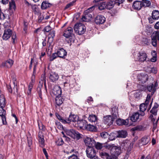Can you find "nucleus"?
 I'll use <instances>...</instances> for the list:
<instances>
[{
  "label": "nucleus",
  "instance_id": "nucleus-1",
  "mask_svg": "<svg viewBox=\"0 0 159 159\" xmlns=\"http://www.w3.org/2000/svg\"><path fill=\"white\" fill-rule=\"evenodd\" d=\"M67 135L70 137L71 138L75 139H92L95 138H89L88 137L85 136L81 134L79 132L75 131L73 129L70 130L67 129L66 130L65 132Z\"/></svg>",
  "mask_w": 159,
  "mask_h": 159
},
{
  "label": "nucleus",
  "instance_id": "nucleus-2",
  "mask_svg": "<svg viewBox=\"0 0 159 159\" xmlns=\"http://www.w3.org/2000/svg\"><path fill=\"white\" fill-rule=\"evenodd\" d=\"M12 35L11 39L12 40V43L14 44L17 41L16 38V33H12V30L10 29H8L4 30V32L2 36V38L4 40H7L10 36Z\"/></svg>",
  "mask_w": 159,
  "mask_h": 159
},
{
  "label": "nucleus",
  "instance_id": "nucleus-3",
  "mask_svg": "<svg viewBox=\"0 0 159 159\" xmlns=\"http://www.w3.org/2000/svg\"><path fill=\"white\" fill-rule=\"evenodd\" d=\"M107 147L110 149L111 154L113 156H118L121 152L120 148V147L115 146L114 144H108Z\"/></svg>",
  "mask_w": 159,
  "mask_h": 159
},
{
  "label": "nucleus",
  "instance_id": "nucleus-4",
  "mask_svg": "<svg viewBox=\"0 0 159 159\" xmlns=\"http://www.w3.org/2000/svg\"><path fill=\"white\" fill-rule=\"evenodd\" d=\"M86 27L81 23L76 24L74 27V30L76 33L79 35L84 34L86 31Z\"/></svg>",
  "mask_w": 159,
  "mask_h": 159
},
{
  "label": "nucleus",
  "instance_id": "nucleus-5",
  "mask_svg": "<svg viewBox=\"0 0 159 159\" xmlns=\"http://www.w3.org/2000/svg\"><path fill=\"white\" fill-rule=\"evenodd\" d=\"M136 59L138 61L141 62L149 61V59L148 57L147 53L143 51H142L139 52L137 54Z\"/></svg>",
  "mask_w": 159,
  "mask_h": 159
},
{
  "label": "nucleus",
  "instance_id": "nucleus-6",
  "mask_svg": "<svg viewBox=\"0 0 159 159\" xmlns=\"http://www.w3.org/2000/svg\"><path fill=\"white\" fill-rule=\"evenodd\" d=\"M144 115V112H141L140 114L138 112H136L132 115L130 117V119L133 122L139 121L142 120L143 117Z\"/></svg>",
  "mask_w": 159,
  "mask_h": 159
},
{
  "label": "nucleus",
  "instance_id": "nucleus-7",
  "mask_svg": "<svg viewBox=\"0 0 159 159\" xmlns=\"http://www.w3.org/2000/svg\"><path fill=\"white\" fill-rule=\"evenodd\" d=\"M86 152L87 157L90 159H96L97 158L95 150L93 148H87Z\"/></svg>",
  "mask_w": 159,
  "mask_h": 159
},
{
  "label": "nucleus",
  "instance_id": "nucleus-8",
  "mask_svg": "<svg viewBox=\"0 0 159 159\" xmlns=\"http://www.w3.org/2000/svg\"><path fill=\"white\" fill-rule=\"evenodd\" d=\"M151 99V96L150 94H148L146 98L145 102L141 104L140 105V111L141 112H144L146 110L149 102H150Z\"/></svg>",
  "mask_w": 159,
  "mask_h": 159
},
{
  "label": "nucleus",
  "instance_id": "nucleus-9",
  "mask_svg": "<svg viewBox=\"0 0 159 159\" xmlns=\"http://www.w3.org/2000/svg\"><path fill=\"white\" fill-rule=\"evenodd\" d=\"M117 118H114L113 116L111 115H108L103 118V121L105 124L110 125L113 124L114 120Z\"/></svg>",
  "mask_w": 159,
  "mask_h": 159
},
{
  "label": "nucleus",
  "instance_id": "nucleus-10",
  "mask_svg": "<svg viewBox=\"0 0 159 159\" xmlns=\"http://www.w3.org/2000/svg\"><path fill=\"white\" fill-rule=\"evenodd\" d=\"M52 93L56 97L61 96V87L57 85L54 86L52 89Z\"/></svg>",
  "mask_w": 159,
  "mask_h": 159
},
{
  "label": "nucleus",
  "instance_id": "nucleus-11",
  "mask_svg": "<svg viewBox=\"0 0 159 159\" xmlns=\"http://www.w3.org/2000/svg\"><path fill=\"white\" fill-rule=\"evenodd\" d=\"M157 39L159 40V32L155 31L153 32L152 38V45L155 47L157 45Z\"/></svg>",
  "mask_w": 159,
  "mask_h": 159
},
{
  "label": "nucleus",
  "instance_id": "nucleus-12",
  "mask_svg": "<svg viewBox=\"0 0 159 159\" xmlns=\"http://www.w3.org/2000/svg\"><path fill=\"white\" fill-rule=\"evenodd\" d=\"M73 30L72 27H69L64 31L63 36L66 38H70L72 34Z\"/></svg>",
  "mask_w": 159,
  "mask_h": 159
},
{
  "label": "nucleus",
  "instance_id": "nucleus-13",
  "mask_svg": "<svg viewBox=\"0 0 159 159\" xmlns=\"http://www.w3.org/2000/svg\"><path fill=\"white\" fill-rule=\"evenodd\" d=\"M105 18L101 15L97 16L95 18V22L97 24H102L105 21Z\"/></svg>",
  "mask_w": 159,
  "mask_h": 159
},
{
  "label": "nucleus",
  "instance_id": "nucleus-14",
  "mask_svg": "<svg viewBox=\"0 0 159 159\" xmlns=\"http://www.w3.org/2000/svg\"><path fill=\"white\" fill-rule=\"evenodd\" d=\"M137 77L139 80L143 84L145 83L148 79V75L146 74H141L139 75Z\"/></svg>",
  "mask_w": 159,
  "mask_h": 159
},
{
  "label": "nucleus",
  "instance_id": "nucleus-15",
  "mask_svg": "<svg viewBox=\"0 0 159 159\" xmlns=\"http://www.w3.org/2000/svg\"><path fill=\"white\" fill-rule=\"evenodd\" d=\"M78 120V117L76 115H70L67 119H66V123H70L71 122H77Z\"/></svg>",
  "mask_w": 159,
  "mask_h": 159
},
{
  "label": "nucleus",
  "instance_id": "nucleus-16",
  "mask_svg": "<svg viewBox=\"0 0 159 159\" xmlns=\"http://www.w3.org/2000/svg\"><path fill=\"white\" fill-rule=\"evenodd\" d=\"M142 4L141 1H136L133 2L132 7L135 10H139L142 7Z\"/></svg>",
  "mask_w": 159,
  "mask_h": 159
},
{
  "label": "nucleus",
  "instance_id": "nucleus-17",
  "mask_svg": "<svg viewBox=\"0 0 159 159\" xmlns=\"http://www.w3.org/2000/svg\"><path fill=\"white\" fill-rule=\"evenodd\" d=\"M13 64V61L9 59L2 63V66L5 67L9 68L12 66Z\"/></svg>",
  "mask_w": 159,
  "mask_h": 159
},
{
  "label": "nucleus",
  "instance_id": "nucleus-18",
  "mask_svg": "<svg viewBox=\"0 0 159 159\" xmlns=\"http://www.w3.org/2000/svg\"><path fill=\"white\" fill-rule=\"evenodd\" d=\"M84 143L87 148H92L95 145V141L94 140H84Z\"/></svg>",
  "mask_w": 159,
  "mask_h": 159
},
{
  "label": "nucleus",
  "instance_id": "nucleus-19",
  "mask_svg": "<svg viewBox=\"0 0 159 159\" xmlns=\"http://www.w3.org/2000/svg\"><path fill=\"white\" fill-rule=\"evenodd\" d=\"M57 53L58 57L60 58H65V57L66 55V52L63 48L59 49Z\"/></svg>",
  "mask_w": 159,
  "mask_h": 159
},
{
  "label": "nucleus",
  "instance_id": "nucleus-20",
  "mask_svg": "<svg viewBox=\"0 0 159 159\" xmlns=\"http://www.w3.org/2000/svg\"><path fill=\"white\" fill-rule=\"evenodd\" d=\"M49 78L51 81L54 82L58 80L59 76L56 73L52 72L50 74Z\"/></svg>",
  "mask_w": 159,
  "mask_h": 159
},
{
  "label": "nucleus",
  "instance_id": "nucleus-21",
  "mask_svg": "<svg viewBox=\"0 0 159 159\" xmlns=\"http://www.w3.org/2000/svg\"><path fill=\"white\" fill-rule=\"evenodd\" d=\"M116 124L119 125H127L128 124L129 120L126 119L125 120L118 119L116 121Z\"/></svg>",
  "mask_w": 159,
  "mask_h": 159
},
{
  "label": "nucleus",
  "instance_id": "nucleus-22",
  "mask_svg": "<svg viewBox=\"0 0 159 159\" xmlns=\"http://www.w3.org/2000/svg\"><path fill=\"white\" fill-rule=\"evenodd\" d=\"M78 127L80 129H86L87 125L86 122L84 120H78L77 122Z\"/></svg>",
  "mask_w": 159,
  "mask_h": 159
},
{
  "label": "nucleus",
  "instance_id": "nucleus-23",
  "mask_svg": "<svg viewBox=\"0 0 159 159\" xmlns=\"http://www.w3.org/2000/svg\"><path fill=\"white\" fill-rule=\"evenodd\" d=\"M55 36V31L54 30L51 31L48 35V42L50 44L53 42V38Z\"/></svg>",
  "mask_w": 159,
  "mask_h": 159
},
{
  "label": "nucleus",
  "instance_id": "nucleus-24",
  "mask_svg": "<svg viewBox=\"0 0 159 159\" xmlns=\"http://www.w3.org/2000/svg\"><path fill=\"white\" fill-rule=\"evenodd\" d=\"M52 5V4L49 3L48 2L46 1H44L42 3L41 8L43 10L45 9L51 7Z\"/></svg>",
  "mask_w": 159,
  "mask_h": 159
},
{
  "label": "nucleus",
  "instance_id": "nucleus-25",
  "mask_svg": "<svg viewBox=\"0 0 159 159\" xmlns=\"http://www.w3.org/2000/svg\"><path fill=\"white\" fill-rule=\"evenodd\" d=\"M86 129L92 132H95L97 130V128L96 126L90 124L87 125Z\"/></svg>",
  "mask_w": 159,
  "mask_h": 159
},
{
  "label": "nucleus",
  "instance_id": "nucleus-26",
  "mask_svg": "<svg viewBox=\"0 0 159 159\" xmlns=\"http://www.w3.org/2000/svg\"><path fill=\"white\" fill-rule=\"evenodd\" d=\"M42 89L43 84L42 83H40V82L39 84H38L37 88V91L39 97L41 99H42L43 98L42 96Z\"/></svg>",
  "mask_w": 159,
  "mask_h": 159
},
{
  "label": "nucleus",
  "instance_id": "nucleus-27",
  "mask_svg": "<svg viewBox=\"0 0 159 159\" xmlns=\"http://www.w3.org/2000/svg\"><path fill=\"white\" fill-rule=\"evenodd\" d=\"M116 107H113L111 108V116L114 118H117L118 111Z\"/></svg>",
  "mask_w": 159,
  "mask_h": 159
},
{
  "label": "nucleus",
  "instance_id": "nucleus-28",
  "mask_svg": "<svg viewBox=\"0 0 159 159\" xmlns=\"http://www.w3.org/2000/svg\"><path fill=\"white\" fill-rule=\"evenodd\" d=\"M127 135V132L126 131L122 130L118 132V135H117L116 138H125Z\"/></svg>",
  "mask_w": 159,
  "mask_h": 159
},
{
  "label": "nucleus",
  "instance_id": "nucleus-29",
  "mask_svg": "<svg viewBox=\"0 0 159 159\" xmlns=\"http://www.w3.org/2000/svg\"><path fill=\"white\" fill-rule=\"evenodd\" d=\"M13 80V84L14 87H13V89H12V91H13V93H14L15 94H18V89L17 86L16 79L15 78H14Z\"/></svg>",
  "mask_w": 159,
  "mask_h": 159
},
{
  "label": "nucleus",
  "instance_id": "nucleus-30",
  "mask_svg": "<svg viewBox=\"0 0 159 159\" xmlns=\"http://www.w3.org/2000/svg\"><path fill=\"white\" fill-rule=\"evenodd\" d=\"M147 89L149 92L152 91L151 93L152 95L156 90V89L154 88L153 84H152L147 86Z\"/></svg>",
  "mask_w": 159,
  "mask_h": 159
},
{
  "label": "nucleus",
  "instance_id": "nucleus-31",
  "mask_svg": "<svg viewBox=\"0 0 159 159\" xmlns=\"http://www.w3.org/2000/svg\"><path fill=\"white\" fill-rule=\"evenodd\" d=\"M106 2H101L98 3L97 7L100 10L104 9L106 8Z\"/></svg>",
  "mask_w": 159,
  "mask_h": 159
},
{
  "label": "nucleus",
  "instance_id": "nucleus-32",
  "mask_svg": "<svg viewBox=\"0 0 159 159\" xmlns=\"http://www.w3.org/2000/svg\"><path fill=\"white\" fill-rule=\"evenodd\" d=\"M152 17L155 20L159 18V11L158 10H154L152 13Z\"/></svg>",
  "mask_w": 159,
  "mask_h": 159
},
{
  "label": "nucleus",
  "instance_id": "nucleus-33",
  "mask_svg": "<svg viewBox=\"0 0 159 159\" xmlns=\"http://www.w3.org/2000/svg\"><path fill=\"white\" fill-rule=\"evenodd\" d=\"M5 99L3 95L0 96V106L2 107H4L5 106Z\"/></svg>",
  "mask_w": 159,
  "mask_h": 159
},
{
  "label": "nucleus",
  "instance_id": "nucleus-34",
  "mask_svg": "<svg viewBox=\"0 0 159 159\" xmlns=\"http://www.w3.org/2000/svg\"><path fill=\"white\" fill-rule=\"evenodd\" d=\"M141 2L142 3V7H149L150 6L151 4L150 1L147 0H143L141 1Z\"/></svg>",
  "mask_w": 159,
  "mask_h": 159
},
{
  "label": "nucleus",
  "instance_id": "nucleus-35",
  "mask_svg": "<svg viewBox=\"0 0 159 159\" xmlns=\"http://www.w3.org/2000/svg\"><path fill=\"white\" fill-rule=\"evenodd\" d=\"M64 99L60 96L56 97V104L58 106H60L61 104L63 102Z\"/></svg>",
  "mask_w": 159,
  "mask_h": 159
},
{
  "label": "nucleus",
  "instance_id": "nucleus-36",
  "mask_svg": "<svg viewBox=\"0 0 159 159\" xmlns=\"http://www.w3.org/2000/svg\"><path fill=\"white\" fill-rule=\"evenodd\" d=\"M114 4L115 3L112 1H110L106 2V8L108 9L112 8L114 6Z\"/></svg>",
  "mask_w": 159,
  "mask_h": 159
},
{
  "label": "nucleus",
  "instance_id": "nucleus-37",
  "mask_svg": "<svg viewBox=\"0 0 159 159\" xmlns=\"http://www.w3.org/2000/svg\"><path fill=\"white\" fill-rule=\"evenodd\" d=\"M89 120L91 122H95L97 121V117L94 115H89V117L88 118Z\"/></svg>",
  "mask_w": 159,
  "mask_h": 159
},
{
  "label": "nucleus",
  "instance_id": "nucleus-38",
  "mask_svg": "<svg viewBox=\"0 0 159 159\" xmlns=\"http://www.w3.org/2000/svg\"><path fill=\"white\" fill-rule=\"evenodd\" d=\"M16 4L14 0H12L9 2V8L11 10H15L16 8Z\"/></svg>",
  "mask_w": 159,
  "mask_h": 159
},
{
  "label": "nucleus",
  "instance_id": "nucleus-39",
  "mask_svg": "<svg viewBox=\"0 0 159 159\" xmlns=\"http://www.w3.org/2000/svg\"><path fill=\"white\" fill-rule=\"evenodd\" d=\"M100 135L102 138L106 139L108 138V139H109L108 137L109 135L107 132H104L100 133Z\"/></svg>",
  "mask_w": 159,
  "mask_h": 159
},
{
  "label": "nucleus",
  "instance_id": "nucleus-40",
  "mask_svg": "<svg viewBox=\"0 0 159 159\" xmlns=\"http://www.w3.org/2000/svg\"><path fill=\"white\" fill-rule=\"evenodd\" d=\"M56 115L57 119L61 122L64 124L66 123V119H64L62 117L58 114H56Z\"/></svg>",
  "mask_w": 159,
  "mask_h": 159
},
{
  "label": "nucleus",
  "instance_id": "nucleus-41",
  "mask_svg": "<svg viewBox=\"0 0 159 159\" xmlns=\"http://www.w3.org/2000/svg\"><path fill=\"white\" fill-rule=\"evenodd\" d=\"M134 95L136 98L139 99L140 97L141 96V93L140 91L136 92L134 93Z\"/></svg>",
  "mask_w": 159,
  "mask_h": 159
},
{
  "label": "nucleus",
  "instance_id": "nucleus-42",
  "mask_svg": "<svg viewBox=\"0 0 159 159\" xmlns=\"http://www.w3.org/2000/svg\"><path fill=\"white\" fill-rule=\"evenodd\" d=\"M100 156L102 158L105 159H107L110 157L108 153L105 152H101Z\"/></svg>",
  "mask_w": 159,
  "mask_h": 159
},
{
  "label": "nucleus",
  "instance_id": "nucleus-43",
  "mask_svg": "<svg viewBox=\"0 0 159 159\" xmlns=\"http://www.w3.org/2000/svg\"><path fill=\"white\" fill-rule=\"evenodd\" d=\"M34 83V82H30L28 86L29 92H28V95L30 93L31 89L33 88Z\"/></svg>",
  "mask_w": 159,
  "mask_h": 159
},
{
  "label": "nucleus",
  "instance_id": "nucleus-44",
  "mask_svg": "<svg viewBox=\"0 0 159 159\" xmlns=\"http://www.w3.org/2000/svg\"><path fill=\"white\" fill-rule=\"evenodd\" d=\"M58 57L57 53H54L52 54V55L49 57V60L50 61H53Z\"/></svg>",
  "mask_w": 159,
  "mask_h": 159
},
{
  "label": "nucleus",
  "instance_id": "nucleus-45",
  "mask_svg": "<svg viewBox=\"0 0 159 159\" xmlns=\"http://www.w3.org/2000/svg\"><path fill=\"white\" fill-rule=\"evenodd\" d=\"M33 62H34V64L33 74H35L37 66L38 64V62L36 60H35L34 59H33Z\"/></svg>",
  "mask_w": 159,
  "mask_h": 159
},
{
  "label": "nucleus",
  "instance_id": "nucleus-46",
  "mask_svg": "<svg viewBox=\"0 0 159 159\" xmlns=\"http://www.w3.org/2000/svg\"><path fill=\"white\" fill-rule=\"evenodd\" d=\"M143 129V127L142 125H138L136 127H134L132 129L133 131L141 130Z\"/></svg>",
  "mask_w": 159,
  "mask_h": 159
},
{
  "label": "nucleus",
  "instance_id": "nucleus-47",
  "mask_svg": "<svg viewBox=\"0 0 159 159\" xmlns=\"http://www.w3.org/2000/svg\"><path fill=\"white\" fill-rule=\"evenodd\" d=\"M55 124L57 127L60 130H62L63 129V127L62 125H61V123L58 121H56L55 122Z\"/></svg>",
  "mask_w": 159,
  "mask_h": 159
},
{
  "label": "nucleus",
  "instance_id": "nucleus-48",
  "mask_svg": "<svg viewBox=\"0 0 159 159\" xmlns=\"http://www.w3.org/2000/svg\"><path fill=\"white\" fill-rule=\"evenodd\" d=\"M72 79H71L70 77H67L66 78V84H68V85H71L73 84V83L71 82V80Z\"/></svg>",
  "mask_w": 159,
  "mask_h": 159
},
{
  "label": "nucleus",
  "instance_id": "nucleus-49",
  "mask_svg": "<svg viewBox=\"0 0 159 159\" xmlns=\"http://www.w3.org/2000/svg\"><path fill=\"white\" fill-rule=\"evenodd\" d=\"M55 142L57 146H61L64 143L63 140H57Z\"/></svg>",
  "mask_w": 159,
  "mask_h": 159
},
{
  "label": "nucleus",
  "instance_id": "nucleus-50",
  "mask_svg": "<svg viewBox=\"0 0 159 159\" xmlns=\"http://www.w3.org/2000/svg\"><path fill=\"white\" fill-rule=\"evenodd\" d=\"M75 1H72V2L68 4L65 7V9H67L68 8H69L70 7L73 6L74 5V4L75 3Z\"/></svg>",
  "mask_w": 159,
  "mask_h": 159
},
{
  "label": "nucleus",
  "instance_id": "nucleus-51",
  "mask_svg": "<svg viewBox=\"0 0 159 159\" xmlns=\"http://www.w3.org/2000/svg\"><path fill=\"white\" fill-rule=\"evenodd\" d=\"M95 147L97 149H100L102 148V145L100 143H97L96 144L95 143Z\"/></svg>",
  "mask_w": 159,
  "mask_h": 159
},
{
  "label": "nucleus",
  "instance_id": "nucleus-52",
  "mask_svg": "<svg viewBox=\"0 0 159 159\" xmlns=\"http://www.w3.org/2000/svg\"><path fill=\"white\" fill-rule=\"evenodd\" d=\"M3 107H0V116H1L3 115H5L6 111L3 109Z\"/></svg>",
  "mask_w": 159,
  "mask_h": 159
},
{
  "label": "nucleus",
  "instance_id": "nucleus-53",
  "mask_svg": "<svg viewBox=\"0 0 159 159\" xmlns=\"http://www.w3.org/2000/svg\"><path fill=\"white\" fill-rule=\"evenodd\" d=\"M125 0H116L115 2V4L117 6H119L121 4H122Z\"/></svg>",
  "mask_w": 159,
  "mask_h": 159
},
{
  "label": "nucleus",
  "instance_id": "nucleus-54",
  "mask_svg": "<svg viewBox=\"0 0 159 159\" xmlns=\"http://www.w3.org/2000/svg\"><path fill=\"white\" fill-rule=\"evenodd\" d=\"M150 112L154 116H156L157 115V109L152 108L150 111Z\"/></svg>",
  "mask_w": 159,
  "mask_h": 159
},
{
  "label": "nucleus",
  "instance_id": "nucleus-55",
  "mask_svg": "<svg viewBox=\"0 0 159 159\" xmlns=\"http://www.w3.org/2000/svg\"><path fill=\"white\" fill-rule=\"evenodd\" d=\"M1 116L3 124L4 125L7 124V122L6 120V118L5 115L2 116Z\"/></svg>",
  "mask_w": 159,
  "mask_h": 159
},
{
  "label": "nucleus",
  "instance_id": "nucleus-56",
  "mask_svg": "<svg viewBox=\"0 0 159 159\" xmlns=\"http://www.w3.org/2000/svg\"><path fill=\"white\" fill-rule=\"evenodd\" d=\"M39 143L41 147H43L45 145L44 140H39Z\"/></svg>",
  "mask_w": 159,
  "mask_h": 159
},
{
  "label": "nucleus",
  "instance_id": "nucleus-57",
  "mask_svg": "<svg viewBox=\"0 0 159 159\" xmlns=\"http://www.w3.org/2000/svg\"><path fill=\"white\" fill-rule=\"evenodd\" d=\"M68 159H79L77 155L73 154L68 157Z\"/></svg>",
  "mask_w": 159,
  "mask_h": 159
},
{
  "label": "nucleus",
  "instance_id": "nucleus-58",
  "mask_svg": "<svg viewBox=\"0 0 159 159\" xmlns=\"http://www.w3.org/2000/svg\"><path fill=\"white\" fill-rule=\"evenodd\" d=\"M84 16H86V18H87L88 20L89 21L90 20H91V19L92 17V16L89 13H88L87 14H85Z\"/></svg>",
  "mask_w": 159,
  "mask_h": 159
},
{
  "label": "nucleus",
  "instance_id": "nucleus-59",
  "mask_svg": "<svg viewBox=\"0 0 159 159\" xmlns=\"http://www.w3.org/2000/svg\"><path fill=\"white\" fill-rule=\"evenodd\" d=\"M38 136L40 139H44V136L41 132H39Z\"/></svg>",
  "mask_w": 159,
  "mask_h": 159
},
{
  "label": "nucleus",
  "instance_id": "nucleus-60",
  "mask_svg": "<svg viewBox=\"0 0 159 159\" xmlns=\"http://www.w3.org/2000/svg\"><path fill=\"white\" fill-rule=\"evenodd\" d=\"M51 30V28L49 25H48L44 29V30L47 32H48L49 31Z\"/></svg>",
  "mask_w": 159,
  "mask_h": 159
},
{
  "label": "nucleus",
  "instance_id": "nucleus-61",
  "mask_svg": "<svg viewBox=\"0 0 159 159\" xmlns=\"http://www.w3.org/2000/svg\"><path fill=\"white\" fill-rule=\"evenodd\" d=\"M5 18V15L1 12V9H0V19L3 20Z\"/></svg>",
  "mask_w": 159,
  "mask_h": 159
},
{
  "label": "nucleus",
  "instance_id": "nucleus-62",
  "mask_svg": "<svg viewBox=\"0 0 159 159\" xmlns=\"http://www.w3.org/2000/svg\"><path fill=\"white\" fill-rule=\"evenodd\" d=\"M7 88L9 92L12 93V89H11V85H7Z\"/></svg>",
  "mask_w": 159,
  "mask_h": 159
},
{
  "label": "nucleus",
  "instance_id": "nucleus-63",
  "mask_svg": "<svg viewBox=\"0 0 159 159\" xmlns=\"http://www.w3.org/2000/svg\"><path fill=\"white\" fill-rule=\"evenodd\" d=\"M81 20L85 22H89V21L88 20V19L86 18V16H83L81 18Z\"/></svg>",
  "mask_w": 159,
  "mask_h": 159
},
{
  "label": "nucleus",
  "instance_id": "nucleus-64",
  "mask_svg": "<svg viewBox=\"0 0 159 159\" xmlns=\"http://www.w3.org/2000/svg\"><path fill=\"white\" fill-rule=\"evenodd\" d=\"M154 28L156 29H159V21L157 22L154 26Z\"/></svg>",
  "mask_w": 159,
  "mask_h": 159
}]
</instances>
